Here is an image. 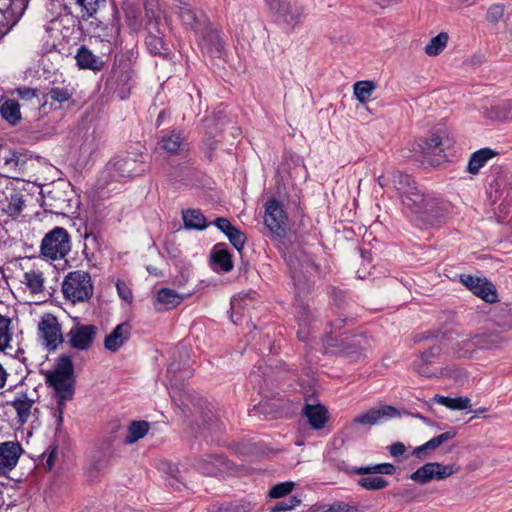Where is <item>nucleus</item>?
<instances>
[{
	"label": "nucleus",
	"instance_id": "6",
	"mask_svg": "<svg viewBox=\"0 0 512 512\" xmlns=\"http://www.w3.org/2000/svg\"><path fill=\"white\" fill-rule=\"evenodd\" d=\"M198 46L205 57L210 59H225V42L219 32L210 23L198 24Z\"/></svg>",
	"mask_w": 512,
	"mask_h": 512
},
{
	"label": "nucleus",
	"instance_id": "17",
	"mask_svg": "<svg viewBox=\"0 0 512 512\" xmlns=\"http://www.w3.org/2000/svg\"><path fill=\"white\" fill-rule=\"evenodd\" d=\"M399 415L400 413L395 407L389 405H381L379 407L371 408L367 412L356 416L353 422L359 425L372 426L388 419L396 418Z\"/></svg>",
	"mask_w": 512,
	"mask_h": 512
},
{
	"label": "nucleus",
	"instance_id": "64",
	"mask_svg": "<svg viewBox=\"0 0 512 512\" xmlns=\"http://www.w3.org/2000/svg\"><path fill=\"white\" fill-rule=\"evenodd\" d=\"M298 337L301 341H306V332L303 329L298 331Z\"/></svg>",
	"mask_w": 512,
	"mask_h": 512
},
{
	"label": "nucleus",
	"instance_id": "41",
	"mask_svg": "<svg viewBox=\"0 0 512 512\" xmlns=\"http://www.w3.org/2000/svg\"><path fill=\"white\" fill-rule=\"evenodd\" d=\"M113 166L121 177H132L137 173L136 161L132 158L117 160Z\"/></svg>",
	"mask_w": 512,
	"mask_h": 512
},
{
	"label": "nucleus",
	"instance_id": "59",
	"mask_svg": "<svg viewBox=\"0 0 512 512\" xmlns=\"http://www.w3.org/2000/svg\"><path fill=\"white\" fill-rule=\"evenodd\" d=\"M182 219L184 222V227L188 230L192 229V209L183 210Z\"/></svg>",
	"mask_w": 512,
	"mask_h": 512
},
{
	"label": "nucleus",
	"instance_id": "40",
	"mask_svg": "<svg viewBox=\"0 0 512 512\" xmlns=\"http://www.w3.org/2000/svg\"><path fill=\"white\" fill-rule=\"evenodd\" d=\"M25 284L32 293H40L44 289V278L40 271L32 270L24 274Z\"/></svg>",
	"mask_w": 512,
	"mask_h": 512
},
{
	"label": "nucleus",
	"instance_id": "50",
	"mask_svg": "<svg viewBox=\"0 0 512 512\" xmlns=\"http://www.w3.org/2000/svg\"><path fill=\"white\" fill-rule=\"evenodd\" d=\"M116 289H117V293H118L119 297L123 301H125L127 303L132 302V300H133L132 291L124 281L118 280L116 282Z\"/></svg>",
	"mask_w": 512,
	"mask_h": 512
},
{
	"label": "nucleus",
	"instance_id": "43",
	"mask_svg": "<svg viewBox=\"0 0 512 512\" xmlns=\"http://www.w3.org/2000/svg\"><path fill=\"white\" fill-rule=\"evenodd\" d=\"M81 8L82 17H92L105 4V0H75Z\"/></svg>",
	"mask_w": 512,
	"mask_h": 512
},
{
	"label": "nucleus",
	"instance_id": "2",
	"mask_svg": "<svg viewBox=\"0 0 512 512\" xmlns=\"http://www.w3.org/2000/svg\"><path fill=\"white\" fill-rule=\"evenodd\" d=\"M377 181L383 189L394 192L406 209L415 204V199L419 200L422 192L410 175L398 170L383 173Z\"/></svg>",
	"mask_w": 512,
	"mask_h": 512
},
{
	"label": "nucleus",
	"instance_id": "27",
	"mask_svg": "<svg viewBox=\"0 0 512 512\" xmlns=\"http://www.w3.org/2000/svg\"><path fill=\"white\" fill-rule=\"evenodd\" d=\"M305 416L308 418L309 424L314 429H321L328 420L327 409L323 405H306L304 410Z\"/></svg>",
	"mask_w": 512,
	"mask_h": 512
},
{
	"label": "nucleus",
	"instance_id": "60",
	"mask_svg": "<svg viewBox=\"0 0 512 512\" xmlns=\"http://www.w3.org/2000/svg\"><path fill=\"white\" fill-rule=\"evenodd\" d=\"M7 372L4 367L0 364V388H3L7 381Z\"/></svg>",
	"mask_w": 512,
	"mask_h": 512
},
{
	"label": "nucleus",
	"instance_id": "33",
	"mask_svg": "<svg viewBox=\"0 0 512 512\" xmlns=\"http://www.w3.org/2000/svg\"><path fill=\"white\" fill-rule=\"evenodd\" d=\"M131 75L128 71H117L114 76L109 79L110 85L115 87L121 99H125L130 93Z\"/></svg>",
	"mask_w": 512,
	"mask_h": 512
},
{
	"label": "nucleus",
	"instance_id": "61",
	"mask_svg": "<svg viewBox=\"0 0 512 512\" xmlns=\"http://www.w3.org/2000/svg\"><path fill=\"white\" fill-rule=\"evenodd\" d=\"M309 314H310V312L306 311L305 309L303 311L299 312L297 319H298L300 325L306 324V318L308 317Z\"/></svg>",
	"mask_w": 512,
	"mask_h": 512
},
{
	"label": "nucleus",
	"instance_id": "44",
	"mask_svg": "<svg viewBox=\"0 0 512 512\" xmlns=\"http://www.w3.org/2000/svg\"><path fill=\"white\" fill-rule=\"evenodd\" d=\"M214 263L224 272L233 268L230 254L226 250H218L213 254Z\"/></svg>",
	"mask_w": 512,
	"mask_h": 512
},
{
	"label": "nucleus",
	"instance_id": "7",
	"mask_svg": "<svg viewBox=\"0 0 512 512\" xmlns=\"http://www.w3.org/2000/svg\"><path fill=\"white\" fill-rule=\"evenodd\" d=\"M352 472L364 476L357 481V484L361 488L369 491H376L382 490L388 486V482L377 474L392 475L395 472V467L390 463H380L358 467Z\"/></svg>",
	"mask_w": 512,
	"mask_h": 512
},
{
	"label": "nucleus",
	"instance_id": "3",
	"mask_svg": "<svg viewBox=\"0 0 512 512\" xmlns=\"http://www.w3.org/2000/svg\"><path fill=\"white\" fill-rule=\"evenodd\" d=\"M415 221L424 226H440L446 216V205L439 198L426 194L423 191L419 194V200L407 209Z\"/></svg>",
	"mask_w": 512,
	"mask_h": 512
},
{
	"label": "nucleus",
	"instance_id": "8",
	"mask_svg": "<svg viewBox=\"0 0 512 512\" xmlns=\"http://www.w3.org/2000/svg\"><path fill=\"white\" fill-rule=\"evenodd\" d=\"M36 396L34 391L18 389L14 398L8 402L16 412V420L19 425L26 424L31 418H38L39 409L35 406Z\"/></svg>",
	"mask_w": 512,
	"mask_h": 512
},
{
	"label": "nucleus",
	"instance_id": "34",
	"mask_svg": "<svg viewBox=\"0 0 512 512\" xmlns=\"http://www.w3.org/2000/svg\"><path fill=\"white\" fill-rule=\"evenodd\" d=\"M433 400L437 404L443 405L451 410H466L471 407V400L468 397L450 398L436 394Z\"/></svg>",
	"mask_w": 512,
	"mask_h": 512
},
{
	"label": "nucleus",
	"instance_id": "35",
	"mask_svg": "<svg viewBox=\"0 0 512 512\" xmlns=\"http://www.w3.org/2000/svg\"><path fill=\"white\" fill-rule=\"evenodd\" d=\"M119 33V27L112 23L99 28L94 37L99 39L101 42L107 43V51L111 52L112 45L117 41Z\"/></svg>",
	"mask_w": 512,
	"mask_h": 512
},
{
	"label": "nucleus",
	"instance_id": "47",
	"mask_svg": "<svg viewBox=\"0 0 512 512\" xmlns=\"http://www.w3.org/2000/svg\"><path fill=\"white\" fill-rule=\"evenodd\" d=\"M295 484L293 482H281L274 485L270 491L269 496L274 499L283 498L291 493Z\"/></svg>",
	"mask_w": 512,
	"mask_h": 512
},
{
	"label": "nucleus",
	"instance_id": "11",
	"mask_svg": "<svg viewBox=\"0 0 512 512\" xmlns=\"http://www.w3.org/2000/svg\"><path fill=\"white\" fill-rule=\"evenodd\" d=\"M266 4L278 22L291 28L300 23L303 10L295 0H266Z\"/></svg>",
	"mask_w": 512,
	"mask_h": 512
},
{
	"label": "nucleus",
	"instance_id": "19",
	"mask_svg": "<svg viewBox=\"0 0 512 512\" xmlns=\"http://www.w3.org/2000/svg\"><path fill=\"white\" fill-rule=\"evenodd\" d=\"M23 196L12 186L2 188L0 182V210L9 216L18 215L23 208Z\"/></svg>",
	"mask_w": 512,
	"mask_h": 512
},
{
	"label": "nucleus",
	"instance_id": "16",
	"mask_svg": "<svg viewBox=\"0 0 512 512\" xmlns=\"http://www.w3.org/2000/svg\"><path fill=\"white\" fill-rule=\"evenodd\" d=\"M460 282L474 295L486 302L493 303L497 300V293L494 286L485 278L462 274L460 275Z\"/></svg>",
	"mask_w": 512,
	"mask_h": 512
},
{
	"label": "nucleus",
	"instance_id": "1",
	"mask_svg": "<svg viewBox=\"0 0 512 512\" xmlns=\"http://www.w3.org/2000/svg\"><path fill=\"white\" fill-rule=\"evenodd\" d=\"M46 383L54 389L57 424L63 421L65 405L74 395V366L70 356L60 355L53 370L45 374Z\"/></svg>",
	"mask_w": 512,
	"mask_h": 512
},
{
	"label": "nucleus",
	"instance_id": "38",
	"mask_svg": "<svg viewBox=\"0 0 512 512\" xmlns=\"http://www.w3.org/2000/svg\"><path fill=\"white\" fill-rule=\"evenodd\" d=\"M449 36L446 32H441L433 37L425 46L424 51L428 56L434 57L439 55L447 46Z\"/></svg>",
	"mask_w": 512,
	"mask_h": 512
},
{
	"label": "nucleus",
	"instance_id": "54",
	"mask_svg": "<svg viewBox=\"0 0 512 512\" xmlns=\"http://www.w3.org/2000/svg\"><path fill=\"white\" fill-rule=\"evenodd\" d=\"M208 226L205 217L199 210H194V229L203 230Z\"/></svg>",
	"mask_w": 512,
	"mask_h": 512
},
{
	"label": "nucleus",
	"instance_id": "21",
	"mask_svg": "<svg viewBox=\"0 0 512 512\" xmlns=\"http://www.w3.org/2000/svg\"><path fill=\"white\" fill-rule=\"evenodd\" d=\"M27 161L28 159L23 153L10 151L3 158L2 170L7 174V177L16 178L24 173Z\"/></svg>",
	"mask_w": 512,
	"mask_h": 512
},
{
	"label": "nucleus",
	"instance_id": "46",
	"mask_svg": "<svg viewBox=\"0 0 512 512\" xmlns=\"http://www.w3.org/2000/svg\"><path fill=\"white\" fill-rule=\"evenodd\" d=\"M478 336L479 348L491 349L500 346L504 339L499 335L483 334Z\"/></svg>",
	"mask_w": 512,
	"mask_h": 512
},
{
	"label": "nucleus",
	"instance_id": "56",
	"mask_svg": "<svg viewBox=\"0 0 512 512\" xmlns=\"http://www.w3.org/2000/svg\"><path fill=\"white\" fill-rule=\"evenodd\" d=\"M201 419L202 420L200 425H208L210 427L215 421V417L212 410L207 408L205 411H203Z\"/></svg>",
	"mask_w": 512,
	"mask_h": 512
},
{
	"label": "nucleus",
	"instance_id": "22",
	"mask_svg": "<svg viewBox=\"0 0 512 512\" xmlns=\"http://www.w3.org/2000/svg\"><path fill=\"white\" fill-rule=\"evenodd\" d=\"M76 64L79 69L101 71L104 67V61L101 57L95 55L86 46H81L75 55Z\"/></svg>",
	"mask_w": 512,
	"mask_h": 512
},
{
	"label": "nucleus",
	"instance_id": "18",
	"mask_svg": "<svg viewBox=\"0 0 512 512\" xmlns=\"http://www.w3.org/2000/svg\"><path fill=\"white\" fill-rule=\"evenodd\" d=\"M22 452L23 449L18 442L0 443V475H7L16 467Z\"/></svg>",
	"mask_w": 512,
	"mask_h": 512
},
{
	"label": "nucleus",
	"instance_id": "42",
	"mask_svg": "<svg viewBox=\"0 0 512 512\" xmlns=\"http://www.w3.org/2000/svg\"><path fill=\"white\" fill-rule=\"evenodd\" d=\"M11 320L0 314V351H4L9 347L12 340V333L10 331Z\"/></svg>",
	"mask_w": 512,
	"mask_h": 512
},
{
	"label": "nucleus",
	"instance_id": "12",
	"mask_svg": "<svg viewBox=\"0 0 512 512\" xmlns=\"http://www.w3.org/2000/svg\"><path fill=\"white\" fill-rule=\"evenodd\" d=\"M98 327L93 324L76 322L66 334L68 345L77 351H88L92 348Z\"/></svg>",
	"mask_w": 512,
	"mask_h": 512
},
{
	"label": "nucleus",
	"instance_id": "52",
	"mask_svg": "<svg viewBox=\"0 0 512 512\" xmlns=\"http://www.w3.org/2000/svg\"><path fill=\"white\" fill-rule=\"evenodd\" d=\"M504 6L501 4L492 5L487 12V19L491 22L499 21L504 15Z\"/></svg>",
	"mask_w": 512,
	"mask_h": 512
},
{
	"label": "nucleus",
	"instance_id": "53",
	"mask_svg": "<svg viewBox=\"0 0 512 512\" xmlns=\"http://www.w3.org/2000/svg\"><path fill=\"white\" fill-rule=\"evenodd\" d=\"M13 94H17L23 101H32L37 97V91L28 87L17 88L14 90Z\"/></svg>",
	"mask_w": 512,
	"mask_h": 512
},
{
	"label": "nucleus",
	"instance_id": "58",
	"mask_svg": "<svg viewBox=\"0 0 512 512\" xmlns=\"http://www.w3.org/2000/svg\"><path fill=\"white\" fill-rule=\"evenodd\" d=\"M213 224L223 233L232 225V223L224 217L216 218Z\"/></svg>",
	"mask_w": 512,
	"mask_h": 512
},
{
	"label": "nucleus",
	"instance_id": "14",
	"mask_svg": "<svg viewBox=\"0 0 512 512\" xmlns=\"http://www.w3.org/2000/svg\"><path fill=\"white\" fill-rule=\"evenodd\" d=\"M39 337L48 350H55L64 340L58 319L50 313L44 314L38 323Z\"/></svg>",
	"mask_w": 512,
	"mask_h": 512
},
{
	"label": "nucleus",
	"instance_id": "9",
	"mask_svg": "<svg viewBox=\"0 0 512 512\" xmlns=\"http://www.w3.org/2000/svg\"><path fill=\"white\" fill-rule=\"evenodd\" d=\"M264 224L273 236L277 238L285 236L288 217L282 203L274 198L265 203Z\"/></svg>",
	"mask_w": 512,
	"mask_h": 512
},
{
	"label": "nucleus",
	"instance_id": "48",
	"mask_svg": "<svg viewBox=\"0 0 512 512\" xmlns=\"http://www.w3.org/2000/svg\"><path fill=\"white\" fill-rule=\"evenodd\" d=\"M300 504V500L292 496L288 499L277 502L273 507L270 508V512L290 511Z\"/></svg>",
	"mask_w": 512,
	"mask_h": 512
},
{
	"label": "nucleus",
	"instance_id": "4",
	"mask_svg": "<svg viewBox=\"0 0 512 512\" xmlns=\"http://www.w3.org/2000/svg\"><path fill=\"white\" fill-rule=\"evenodd\" d=\"M71 251V239L63 227H54L41 241L40 254L47 260L64 259Z\"/></svg>",
	"mask_w": 512,
	"mask_h": 512
},
{
	"label": "nucleus",
	"instance_id": "29",
	"mask_svg": "<svg viewBox=\"0 0 512 512\" xmlns=\"http://www.w3.org/2000/svg\"><path fill=\"white\" fill-rule=\"evenodd\" d=\"M149 429L150 425L147 421H132L127 427L124 443L130 445L137 442L149 432Z\"/></svg>",
	"mask_w": 512,
	"mask_h": 512
},
{
	"label": "nucleus",
	"instance_id": "15",
	"mask_svg": "<svg viewBox=\"0 0 512 512\" xmlns=\"http://www.w3.org/2000/svg\"><path fill=\"white\" fill-rule=\"evenodd\" d=\"M456 472L454 464L444 465L438 462H429L418 468L410 475V479L419 484H425L431 480H442Z\"/></svg>",
	"mask_w": 512,
	"mask_h": 512
},
{
	"label": "nucleus",
	"instance_id": "62",
	"mask_svg": "<svg viewBox=\"0 0 512 512\" xmlns=\"http://www.w3.org/2000/svg\"><path fill=\"white\" fill-rule=\"evenodd\" d=\"M55 455H56V450H55V449H53V450L50 452V454H49V456H48V458H47V460H46V464H47V466H48V468H49V469H50V468L53 466V464H54V457H55Z\"/></svg>",
	"mask_w": 512,
	"mask_h": 512
},
{
	"label": "nucleus",
	"instance_id": "26",
	"mask_svg": "<svg viewBox=\"0 0 512 512\" xmlns=\"http://www.w3.org/2000/svg\"><path fill=\"white\" fill-rule=\"evenodd\" d=\"M496 155L497 152L488 147L475 151L470 156L467 166L468 172L471 174H477L479 170Z\"/></svg>",
	"mask_w": 512,
	"mask_h": 512
},
{
	"label": "nucleus",
	"instance_id": "49",
	"mask_svg": "<svg viewBox=\"0 0 512 512\" xmlns=\"http://www.w3.org/2000/svg\"><path fill=\"white\" fill-rule=\"evenodd\" d=\"M227 238L238 251H240L244 247V244L246 242L245 234L242 233L236 227L232 229V232L227 236Z\"/></svg>",
	"mask_w": 512,
	"mask_h": 512
},
{
	"label": "nucleus",
	"instance_id": "55",
	"mask_svg": "<svg viewBox=\"0 0 512 512\" xmlns=\"http://www.w3.org/2000/svg\"><path fill=\"white\" fill-rule=\"evenodd\" d=\"M389 451L392 456L399 457L405 453L406 447L403 443L396 442L390 446Z\"/></svg>",
	"mask_w": 512,
	"mask_h": 512
},
{
	"label": "nucleus",
	"instance_id": "37",
	"mask_svg": "<svg viewBox=\"0 0 512 512\" xmlns=\"http://www.w3.org/2000/svg\"><path fill=\"white\" fill-rule=\"evenodd\" d=\"M375 89L376 84L370 80L358 81L353 86L354 95L362 104H365L370 100Z\"/></svg>",
	"mask_w": 512,
	"mask_h": 512
},
{
	"label": "nucleus",
	"instance_id": "10",
	"mask_svg": "<svg viewBox=\"0 0 512 512\" xmlns=\"http://www.w3.org/2000/svg\"><path fill=\"white\" fill-rule=\"evenodd\" d=\"M442 352L440 346L435 345L430 347L428 350L420 354V356L414 361V369L422 376L431 378L437 376H447L455 380L462 376V371L450 367L440 369L439 372L430 371L429 365L432 363V359L438 357Z\"/></svg>",
	"mask_w": 512,
	"mask_h": 512
},
{
	"label": "nucleus",
	"instance_id": "25",
	"mask_svg": "<svg viewBox=\"0 0 512 512\" xmlns=\"http://www.w3.org/2000/svg\"><path fill=\"white\" fill-rule=\"evenodd\" d=\"M484 116L495 121L512 120V101H501L484 111Z\"/></svg>",
	"mask_w": 512,
	"mask_h": 512
},
{
	"label": "nucleus",
	"instance_id": "24",
	"mask_svg": "<svg viewBox=\"0 0 512 512\" xmlns=\"http://www.w3.org/2000/svg\"><path fill=\"white\" fill-rule=\"evenodd\" d=\"M183 137L179 131H163L158 140V148L168 152L177 153L183 145Z\"/></svg>",
	"mask_w": 512,
	"mask_h": 512
},
{
	"label": "nucleus",
	"instance_id": "51",
	"mask_svg": "<svg viewBox=\"0 0 512 512\" xmlns=\"http://www.w3.org/2000/svg\"><path fill=\"white\" fill-rule=\"evenodd\" d=\"M324 512H360L359 508L345 502H335Z\"/></svg>",
	"mask_w": 512,
	"mask_h": 512
},
{
	"label": "nucleus",
	"instance_id": "20",
	"mask_svg": "<svg viewBox=\"0 0 512 512\" xmlns=\"http://www.w3.org/2000/svg\"><path fill=\"white\" fill-rule=\"evenodd\" d=\"M131 325L128 322L118 324L104 339V347L110 352H117L130 338Z\"/></svg>",
	"mask_w": 512,
	"mask_h": 512
},
{
	"label": "nucleus",
	"instance_id": "31",
	"mask_svg": "<svg viewBox=\"0 0 512 512\" xmlns=\"http://www.w3.org/2000/svg\"><path fill=\"white\" fill-rule=\"evenodd\" d=\"M0 114L8 123L16 125L21 120L19 103L14 99L5 100L1 104Z\"/></svg>",
	"mask_w": 512,
	"mask_h": 512
},
{
	"label": "nucleus",
	"instance_id": "36",
	"mask_svg": "<svg viewBox=\"0 0 512 512\" xmlns=\"http://www.w3.org/2000/svg\"><path fill=\"white\" fill-rule=\"evenodd\" d=\"M159 469L171 477L170 485L172 487H175L178 490L181 489V486L186 487V483L183 481L184 477L176 464L164 461L159 464Z\"/></svg>",
	"mask_w": 512,
	"mask_h": 512
},
{
	"label": "nucleus",
	"instance_id": "28",
	"mask_svg": "<svg viewBox=\"0 0 512 512\" xmlns=\"http://www.w3.org/2000/svg\"><path fill=\"white\" fill-rule=\"evenodd\" d=\"M155 300L156 305H159L157 309L168 310L179 305L182 302L183 297L172 289L162 288L157 292Z\"/></svg>",
	"mask_w": 512,
	"mask_h": 512
},
{
	"label": "nucleus",
	"instance_id": "23",
	"mask_svg": "<svg viewBox=\"0 0 512 512\" xmlns=\"http://www.w3.org/2000/svg\"><path fill=\"white\" fill-rule=\"evenodd\" d=\"M449 146V139L438 134H434L431 137L423 141L421 151L425 157L439 156L445 157L444 150Z\"/></svg>",
	"mask_w": 512,
	"mask_h": 512
},
{
	"label": "nucleus",
	"instance_id": "57",
	"mask_svg": "<svg viewBox=\"0 0 512 512\" xmlns=\"http://www.w3.org/2000/svg\"><path fill=\"white\" fill-rule=\"evenodd\" d=\"M174 4L181 10V16L190 15L191 0H173Z\"/></svg>",
	"mask_w": 512,
	"mask_h": 512
},
{
	"label": "nucleus",
	"instance_id": "63",
	"mask_svg": "<svg viewBox=\"0 0 512 512\" xmlns=\"http://www.w3.org/2000/svg\"><path fill=\"white\" fill-rule=\"evenodd\" d=\"M58 22L59 21L57 19L52 20L50 25L46 27V31H50V30L55 29V27L58 24Z\"/></svg>",
	"mask_w": 512,
	"mask_h": 512
},
{
	"label": "nucleus",
	"instance_id": "39",
	"mask_svg": "<svg viewBox=\"0 0 512 512\" xmlns=\"http://www.w3.org/2000/svg\"><path fill=\"white\" fill-rule=\"evenodd\" d=\"M476 348H479L478 336H474L473 338H465L456 343L454 347V354L458 358H468Z\"/></svg>",
	"mask_w": 512,
	"mask_h": 512
},
{
	"label": "nucleus",
	"instance_id": "32",
	"mask_svg": "<svg viewBox=\"0 0 512 512\" xmlns=\"http://www.w3.org/2000/svg\"><path fill=\"white\" fill-rule=\"evenodd\" d=\"M74 89L70 85H58L51 87L45 94L46 101L59 104L69 102L72 99Z\"/></svg>",
	"mask_w": 512,
	"mask_h": 512
},
{
	"label": "nucleus",
	"instance_id": "13",
	"mask_svg": "<svg viewBox=\"0 0 512 512\" xmlns=\"http://www.w3.org/2000/svg\"><path fill=\"white\" fill-rule=\"evenodd\" d=\"M30 0H0V36L20 20Z\"/></svg>",
	"mask_w": 512,
	"mask_h": 512
},
{
	"label": "nucleus",
	"instance_id": "30",
	"mask_svg": "<svg viewBox=\"0 0 512 512\" xmlns=\"http://www.w3.org/2000/svg\"><path fill=\"white\" fill-rule=\"evenodd\" d=\"M455 436H456V431L453 429L449 430L447 432H444L438 436H435V437L431 438L429 441H427L426 443H424L423 445L415 448L413 451V455L421 458L427 450L436 449L444 442L453 439Z\"/></svg>",
	"mask_w": 512,
	"mask_h": 512
},
{
	"label": "nucleus",
	"instance_id": "45",
	"mask_svg": "<svg viewBox=\"0 0 512 512\" xmlns=\"http://www.w3.org/2000/svg\"><path fill=\"white\" fill-rule=\"evenodd\" d=\"M172 399L176 405V407L180 410L181 414L184 417L189 416L190 412V397L189 395H184L181 392L173 391Z\"/></svg>",
	"mask_w": 512,
	"mask_h": 512
},
{
	"label": "nucleus",
	"instance_id": "5",
	"mask_svg": "<svg viewBox=\"0 0 512 512\" xmlns=\"http://www.w3.org/2000/svg\"><path fill=\"white\" fill-rule=\"evenodd\" d=\"M62 293L72 303L88 300L93 294L89 273L80 270L69 272L62 283Z\"/></svg>",
	"mask_w": 512,
	"mask_h": 512
}]
</instances>
